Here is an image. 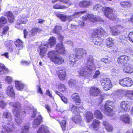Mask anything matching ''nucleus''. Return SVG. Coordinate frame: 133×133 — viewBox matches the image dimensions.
I'll return each mask as SVG.
<instances>
[{
  "label": "nucleus",
  "mask_w": 133,
  "mask_h": 133,
  "mask_svg": "<svg viewBox=\"0 0 133 133\" xmlns=\"http://www.w3.org/2000/svg\"><path fill=\"white\" fill-rule=\"evenodd\" d=\"M4 15L8 17V20L10 23H12L13 22L14 17L13 14L11 12L9 11L5 12L4 14Z\"/></svg>",
  "instance_id": "nucleus-32"
},
{
  "label": "nucleus",
  "mask_w": 133,
  "mask_h": 133,
  "mask_svg": "<svg viewBox=\"0 0 133 133\" xmlns=\"http://www.w3.org/2000/svg\"><path fill=\"white\" fill-rule=\"evenodd\" d=\"M93 9L98 12H100L101 10L104 11L105 16L110 19L114 20L116 18L113 9L109 7L105 6L103 8L100 4H98L93 7Z\"/></svg>",
  "instance_id": "nucleus-3"
},
{
  "label": "nucleus",
  "mask_w": 133,
  "mask_h": 133,
  "mask_svg": "<svg viewBox=\"0 0 133 133\" xmlns=\"http://www.w3.org/2000/svg\"><path fill=\"white\" fill-rule=\"evenodd\" d=\"M21 65L24 66H28L30 63V61H24L21 62Z\"/></svg>",
  "instance_id": "nucleus-59"
},
{
  "label": "nucleus",
  "mask_w": 133,
  "mask_h": 133,
  "mask_svg": "<svg viewBox=\"0 0 133 133\" xmlns=\"http://www.w3.org/2000/svg\"><path fill=\"white\" fill-rule=\"evenodd\" d=\"M118 30L120 32V34L122 32L125 30V28L122 26L120 25H117Z\"/></svg>",
  "instance_id": "nucleus-57"
},
{
  "label": "nucleus",
  "mask_w": 133,
  "mask_h": 133,
  "mask_svg": "<svg viewBox=\"0 0 133 133\" xmlns=\"http://www.w3.org/2000/svg\"><path fill=\"white\" fill-rule=\"evenodd\" d=\"M105 33L104 30L101 27L94 29L91 37L94 44L100 45L101 44L102 40L100 39V37Z\"/></svg>",
  "instance_id": "nucleus-5"
},
{
  "label": "nucleus",
  "mask_w": 133,
  "mask_h": 133,
  "mask_svg": "<svg viewBox=\"0 0 133 133\" xmlns=\"http://www.w3.org/2000/svg\"><path fill=\"white\" fill-rule=\"evenodd\" d=\"M58 1H59L63 3L67 4L69 5H70L72 4V3L69 0H52V3H54Z\"/></svg>",
  "instance_id": "nucleus-44"
},
{
  "label": "nucleus",
  "mask_w": 133,
  "mask_h": 133,
  "mask_svg": "<svg viewBox=\"0 0 133 133\" xmlns=\"http://www.w3.org/2000/svg\"><path fill=\"white\" fill-rule=\"evenodd\" d=\"M132 105V103L130 101H123L120 103V107L122 111L128 112L130 107Z\"/></svg>",
  "instance_id": "nucleus-14"
},
{
  "label": "nucleus",
  "mask_w": 133,
  "mask_h": 133,
  "mask_svg": "<svg viewBox=\"0 0 133 133\" xmlns=\"http://www.w3.org/2000/svg\"><path fill=\"white\" fill-rule=\"evenodd\" d=\"M87 60V64L90 67L84 66L81 68L78 71V76L80 77L87 78L89 77L92 73V69L95 68L92 56H88Z\"/></svg>",
  "instance_id": "nucleus-1"
},
{
  "label": "nucleus",
  "mask_w": 133,
  "mask_h": 133,
  "mask_svg": "<svg viewBox=\"0 0 133 133\" xmlns=\"http://www.w3.org/2000/svg\"><path fill=\"white\" fill-rule=\"evenodd\" d=\"M12 41H8L7 42H6L5 44L7 46L8 48V50L10 51H12Z\"/></svg>",
  "instance_id": "nucleus-43"
},
{
  "label": "nucleus",
  "mask_w": 133,
  "mask_h": 133,
  "mask_svg": "<svg viewBox=\"0 0 133 133\" xmlns=\"http://www.w3.org/2000/svg\"><path fill=\"white\" fill-rule=\"evenodd\" d=\"M29 127L28 125H24L21 128L22 133H28Z\"/></svg>",
  "instance_id": "nucleus-45"
},
{
  "label": "nucleus",
  "mask_w": 133,
  "mask_h": 133,
  "mask_svg": "<svg viewBox=\"0 0 133 133\" xmlns=\"http://www.w3.org/2000/svg\"><path fill=\"white\" fill-rule=\"evenodd\" d=\"M37 133H50L47 127L42 125L38 130Z\"/></svg>",
  "instance_id": "nucleus-30"
},
{
  "label": "nucleus",
  "mask_w": 133,
  "mask_h": 133,
  "mask_svg": "<svg viewBox=\"0 0 133 133\" xmlns=\"http://www.w3.org/2000/svg\"><path fill=\"white\" fill-rule=\"evenodd\" d=\"M6 93L10 97H14L15 96V92L12 85H9L6 88Z\"/></svg>",
  "instance_id": "nucleus-17"
},
{
  "label": "nucleus",
  "mask_w": 133,
  "mask_h": 133,
  "mask_svg": "<svg viewBox=\"0 0 133 133\" xmlns=\"http://www.w3.org/2000/svg\"><path fill=\"white\" fill-rule=\"evenodd\" d=\"M3 130L1 131L2 133H9L14 131L16 128L12 121L9 122L6 125H2Z\"/></svg>",
  "instance_id": "nucleus-10"
},
{
  "label": "nucleus",
  "mask_w": 133,
  "mask_h": 133,
  "mask_svg": "<svg viewBox=\"0 0 133 133\" xmlns=\"http://www.w3.org/2000/svg\"><path fill=\"white\" fill-rule=\"evenodd\" d=\"M128 39L129 41L133 43V32H130L128 36Z\"/></svg>",
  "instance_id": "nucleus-56"
},
{
  "label": "nucleus",
  "mask_w": 133,
  "mask_h": 133,
  "mask_svg": "<svg viewBox=\"0 0 133 133\" xmlns=\"http://www.w3.org/2000/svg\"><path fill=\"white\" fill-rule=\"evenodd\" d=\"M9 104L14 108L13 109L12 112L15 117V120L16 125H20L24 119V116L25 114V111H22L21 110V105L19 102H10Z\"/></svg>",
  "instance_id": "nucleus-2"
},
{
  "label": "nucleus",
  "mask_w": 133,
  "mask_h": 133,
  "mask_svg": "<svg viewBox=\"0 0 133 133\" xmlns=\"http://www.w3.org/2000/svg\"><path fill=\"white\" fill-rule=\"evenodd\" d=\"M121 6L123 8H129L132 6L131 3L130 2L124 1L120 2Z\"/></svg>",
  "instance_id": "nucleus-31"
},
{
  "label": "nucleus",
  "mask_w": 133,
  "mask_h": 133,
  "mask_svg": "<svg viewBox=\"0 0 133 133\" xmlns=\"http://www.w3.org/2000/svg\"><path fill=\"white\" fill-rule=\"evenodd\" d=\"M120 119L122 122L124 123H128L130 122V117L127 114L123 115L120 117Z\"/></svg>",
  "instance_id": "nucleus-26"
},
{
  "label": "nucleus",
  "mask_w": 133,
  "mask_h": 133,
  "mask_svg": "<svg viewBox=\"0 0 133 133\" xmlns=\"http://www.w3.org/2000/svg\"><path fill=\"white\" fill-rule=\"evenodd\" d=\"M128 22L130 23H133V16H132L128 19Z\"/></svg>",
  "instance_id": "nucleus-64"
},
{
  "label": "nucleus",
  "mask_w": 133,
  "mask_h": 133,
  "mask_svg": "<svg viewBox=\"0 0 133 133\" xmlns=\"http://www.w3.org/2000/svg\"><path fill=\"white\" fill-rule=\"evenodd\" d=\"M6 105V103L3 101H0V107L4 108Z\"/></svg>",
  "instance_id": "nucleus-58"
},
{
  "label": "nucleus",
  "mask_w": 133,
  "mask_h": 133,
  "mask_svg": "<svg viewBox=\"0 0 133 133\" xmlns=\"http://www.w3.org/2000/svg\"><path fill=\"white\" fill-rule=\"evenodd\" d=\"M119 84L123 87H130L133 84V82L131 79L126 77L119 80Z\"/></svg>",
  "instance_id": "nucleus-13"
},
{
  "label": "nucleus",
  "mask_w": 133,
  "mask_h": 133,
  "mask_svg": "<svg viewBox=\"0 0 133 133\" xmlns=\"http://www.w3.org/2000/svg\"><path fill=\"white\" fill-rule=\"evenodd\" d=\"M86 12V11H81L79 12H75L72 15L69 16L72 18L71 20L74 18L79 17L81 15Z\"/></svg>",
  "instance_id": "nucleus-33"
},
{
  "label": "nucleus",
  "mask_w": 133,
  "mask_h": 133,
  "mask_svg": "<svg viewBox=\"0 0 133 133\" xmlns=\"http://www.w3.org/2000/svg\"><path fill=\"white\" fill-rule=\"evenodd\" d=\"M66 8L65 6L61 5L58 3L56 4L53 6V8L55 9H63Z\"/></svg>",
  "instance_id": "nucleus-50"
},
{
  "label": "nucleus",
  "mask_w": 133,
  "mask_h": 133,
  "mask_svg": "<svg viewBox=\"0 0 133 133\" xmlns=\"http://www.w3.org/2000/svg\"><path fill=\"white\" fill-rule=\"evenodd\" d=\"M61 28V26L56 25L53 30L54 32L57 34H58L59 30H60Z\"/></svg>",
  "instance_id": "nucleus-53"
},
{
  "label": "nucleus",
  "mask_w": 133,
  "mask_h": 133,
  "mask_svg": "<svg viewBox=\"0 0 133 133\" xmlns=\"http://www.w3.org/2000/svg\"><path fill=\"white\" fill-rule=\"evenodd\" d=\"M69 110L71 111L75 114H77V115L72 118V120L75 123L78 124L80 122L81 120V116L79 114L80 111L79 108L71 103L69 106Z\"/></svg>",
  "instance_id": "nucleus-8"
},
{
  "label": "nucleus",
  "mask_w": 133,
  "mask_h": 133,
  "mask_svg": "<svg viewBox=\"0 0 133 133\" xmlns=\"http://www.w3.org/2000/svg\"><path fill=\"white\" fill-rule=\"evenodd\" d=\"M61 100L65 103H66L68 102V99L67 98L64 96H62L61 97Z\"/></svg>",
  "instance_id": "nucleus-63"
},
{
  "label": "nucleus",
  "mask_w": 133,
  "mask_h": 133,
  "mask_svg": "<svg viewBox=\"0 0 133 133\" xmlns=\"http://www.w3.org/2000/svg\"><path fill=\"white\" fill-rule=\"evenodd\" d=\"M15 45L18 50L22 49L23 48L22 41L19 39L17 40L15 42Z\"/></svg>",
  "instance_id": "nucleus-37"
},
{
  "label": "nucleus",
  "mask_w": 133,
  "mask_h": 133,
  "mask_svg": "<svg viewBox=\"0 0 133 133\" xmlns=\"http://www.w3.org/2000/svg\"><path fill=\"white\" fill-rule=\"evenodd\" d=\"M88 18L91 22H103L104 21L101 17L92 14H87V16H83L82 18H80V20L77 22L78 25L81 27L83 26L84 24L85 20Z\"/></svg>",
  "instance_id": "nucleus-7"
},
{
  "label": "nucleus",
  "mask_w": 133,
  "mask_h": 133,
  "mask_svg": "<svg viewBox=\"0 0 133 133\" xmlns=\"http://www.w3.org/2000/svg\"><path fill=\"white\" fill-rule=\"evenodd\" d=\"M129 58V57L126 55H122L118 58L117 61L119 64L124 63L128 61Z\"/></svg>",
  "instance_id": "nucleus-25"
},
{
  "label": "nucleus",
  "mask_w": 133,
  "mask_h": 133,
  "mask_svg": "<svg viewBox=\"0 0 133 133\" xmlns=\"http://www.w3.org/2000/svg\"><path fill=\"white\" fill-rule=\"evenodd\" d=\"M123 71L126 73H131L133 72V66L130 65H126L123 66Z\"/></svg>",
  "instance_id": "nucleus-22"
},
{
  "label": "nucleus",
  "mask_w": 133,
  "mask_h": 133,
  "mask_svg": "<svg viewBox=\"0 0 133 133\" xmlns=\"http://www.w3.org/2000/svg\"><path fill=\"white\" fill-rule=\"evenodd\" d=\"M56 74L60 80H63L65 79L66 73L64 68H58L56 71Z\"/></svg>",
  "instance_id": "nucleus-15"
},
{
  "label": "nucleus",
  "mask_w": 133,
  "mask_h": 133,
  "mask_svg": "<svg viewBox=\"0 0 133 133\" xmlns=\"http://www.w3.org/2000/svg\"><path fill=\"white\" fill-rule=\"evenodd\" d=\"M106 44L107 46L109 48L113 49V46L114 45V39L109 38L106 39Z\"/></svg>",
  "instance_id": "nucleus-27"
},
{
  "label": "nucleus",
  "mask_w": 133,
  "mask_h": 133,
  "mask_svg": "<svg viewBox=\"0 0 133 133\" xmlns=\"http://www.w3.org/2000/svg\"><path fill=\"white\" fill-rule=\"evenodd\" d=\"M56 42V39L54 37H50L49 40L48 42L46 43L41 44L38 48V51L39 52L40 56L43 57L46 53L47 49L51 48Z\"/></svg>",
  "instance_id": "nucleus-4"
},
{
  "label": "nucleus",
  "mask_w": 133,
  "mask_h": 133,
  "mask_svg": "<svg viewBox=\"0 0 133 133\" xmlns=\"http://www.w3.org/2000/svg\"><path fill=\"white\" fill-rule=\"evenodd\" d=\"M52 61L55 64L59 65L62 64L64 61L62 57L59 56L58 55L55 58L52 59Z\"/></svg>",
  "instance_id": "nucleus-23"
},
{
  "label": "nucleus",
  "mask_w": 133,
  "mask_h": 133,
  "mask_svg": "<svg viewBox=\"0 0 133 133\" xmlns=\"http://www.w3.org/2000/svg\"><path fill=\"white\" fill-rule=\"evenodd\" d=\"M113 101H107L106 102L104 105V109H102V111L105 115L109 116H113V112L112 110L109 106L111 107L113 106Z\"/></svg>",
  "instance_id": "nucleus-9"
},
{
  "label": "nucleus",
  "mask_w": 133,
  "mask_h": 133,
  "mask_svg": "<svg viewBox=\"0 0 133 133\" xmlns=\"http://www.w3.org/2000/svg\"><path fill=\"white\" fill-rule=\"evenodd\" d=\"M100 74V71L99 70H97L95 72V74L93 76L94 78H97Z\"/></svg>",
  "instance_id": "nucleus-60"
},
{
  "label": "nucleus",
  "mask_w": 133,
  "mask_h": 133,
  "mask_svg": "<svg viewBox=\"0 0 133 133\" xmlns=\"http://www.w3.org/2000/svg\"><path fill=\"white\" fill-rule=\"evenodd\" d=\"M42 118L41 115H39L37 118L33 121L32 123V127L34 128H36L42 122Z\"/></svg>",
  "instance_id": "nucleus-18"
},
{
  "label": "nucleus",
  "mask_w": 133,
  "mask_h": 133,
  "mask_svg": "<svg viewBox=\"0 0 133 133\" xmlns=\"http://www.w3.org/2000/svg\"><path fill=\"white\" fill-rule=\"evenodd\" d=\"M103 124L106 129L108 131L110 132L113 130L112 127L107 122L104 121L103 122Z\"/></svg>",
  "instance_id": "nucleus-34"
},
{
  "label": "nucleus",
  "mask_w": 133,
  "mask_h": 133,
  "mask_svg": "<svg viewBox=\"0 0 133 133\" xmlns=\"http://www.w3.org/2000/svg\"><path fill=\"white\" fill-rule=\"evenodd\" d=\"M15 86L18 90H21L24 87L25 85L20 82L16 81L15 82Z\"/></svg>",
  "instance_id": "nucleus-35"
},
{
  "label": "nucleus",
  "mask_w": 133,
  "mask_h": 133,
  "mask_svg": "<svg viewBox=\"0 0 133 133\" xmlns=\"http://www.w3.org/2000/svg\"><path fill=\"white\" fill-rule=\"evenodd\" d=\"M26 111L28 114H30L32 113L31 117L32 118H34L36 116V114H37L38 115H40L39 113L38 112L37 113V110L35 109H33L28 110Z\"/></svg>",
  "instance_id": "nucleus-39"
},
{
  "label": "nucleus",
  "mask_w": 133,
  "mask_h": 133,
  "mask_svg": "<svg viewBox=\"0 0 133 133\" xmlns=\"http://www.w3.org/2000/svg\"><path fill=\"white\" fill-rule=\"evenodd\" d=\"M85 116L87 122L88 123L90 122L93 117V115L92 113L90 112H87Z\"/></svg>",
  "instance_id": "nucleus-40"
},
{
  "label": "nucleus",
  "mask_w": 133,
  "mask_h": 133,
  "mask_svg": "<svg viewBox=\"0 0 133 133\" xmlns=\"http://www.w3.org/2000/svg\"><path fill=\"white\" fill-rule=\"evenodd\" d=\"M38 31H40L41 30L38 29L36 27H34L31 31V32L32 35H34L36 34Z\"/></svg>",
  "instance_id": "nucleus-54"
},
{
  "label": "nucleus",
  "mask_w": 133,
  "mask_h": 133,
  "mask_svg": "<svg viewBox=\"0 0 133 133\" xmlns=\"http://www.w3.org/2000/svg\"><path fill=\"white\" fill-rule=\"evenodd\" d=\"M101 61L104 62L105 63L109 64L112 61L111 58L109 57L102 58L101 59Z\"/></svg>",
  "instance_id": "nucleus-46"
},
{
  "label": "nucleus",
  "mask_w": 133,
  "mask_h": 133,
  "mask_svg": "<svg viewBox=\"0 0 133 133\" xmlns=\"http://www.w3.org/2000/svg\"><path fill=\"white\" fill-rule=\"evenodd\" d=\"M75 54L80 59L81 58L83 55L86 54V51L82 48H76L74 50Z\"/></svg>",
  "instance_id": "nucleus-16"
},
{
  "label": "nucleus",
  "mask_w": 133,
  "mask_h": 133,
  "mask_svg": "<svg viewBox=\"0 0 133 133\" xmlns=\"http://www.w3.org/2000/svg\"><path fill=\"white\" fill-rule=\"evenodd\" d=\"M3 117L5 118L9 122L12 121V115L9 112L5 111L3 114Z\"/></svg>",
  "instance_id": "nucleus-24"
},
{
  "label": "nucleus",
  "mask_w": 133,
  "mask_h": 133,
  "mask_svg": "<svg viewBox=\"0 0 133 133\" xmlns=\"http://www.w3.org/2000/svg\"><path fill=\"white\" fill-rule=\"evenodd\" d=\"M56 51H49L48 53V56L50 60L52 61V59L55 57L59 53L64 54L65 52L64 47L62 42L57 44L56 47Z\"/></svg>",
  "instance_id": "nucleus-6"
},
{
  "label": "nucleus",
  "mask_w": 133,
  "mask_h": 133,
  "mask_svg": "<svg viewBox=\"0 0 133 133\" xmlns=\"http://www.w3.org/2000/svg\"><path fill=\"white\" fill-rule=\"evenodd\" d=\"M28 16L26 14H21L18 17L16 24L15 27L17 29H20L19 25L21 24H25L28 22L27 18Z\"/></svg>",
  "instance_id": "nucleus-12"
},
{
  "label": "nucleus",
  "mask_w": 133,
  "mask_h": 133,
  "mask_svg": "<svg viewBox=\"0 0 133 133\" xmlns=\"http://www.w3.org/2000/svg\"><path fill=\"white\" fill-rule=\"evenodd\" d=\"M56 16L63 21H65L66 20H68L69 21H71L72 19L71 17H69V16H67L59 14H57Z\"/></svg>",
  "instance_id": "nucleus-28"
},
{
  "label": "nucleus",
  "mask_w": 133,
  "mask_h": 133,
  "mask_svg": "<svg viewBox=\"0 0 133 133\" xmlns=\"http://www.w3.org/2000/svg\"><path fill=\"white\" fill-rule=\"evenodd\" d=\"M69 64L71 66H72L75 64V62L80 59L76 55L74 54L70 55L69 56Z\"/></svg>",
  "instance_id": "nucleus-20"
},
{
  "label": "nucleus",
  "mask_w": 133,
  "mask_h": 133,
  "mask_svg": "<svg viewBox=\"0 0 133 133\" xmlns=\"http://www.w3.org/2000/svg\"><path fill=\"white\" fill-rule=\"evenodd\" d=\"M126 97L131 100H133V91H127L125 94Z\"/></svg>",
  "instance_id": "nucleus-36"
},
{
  "label": "nucleus",
  "mask_w": 133,
  "mask_h": 133,
  "mask_svg": "<svg viewBox=\"0 0 133 133\" xmlns=\"http://www.w3.org/2000/svg\"><path fill=\"white\" fill-rule=\"evenodd\" d=\"M94 116L96 118L99 119H101L103 117V115L101 112L98 110L95 111L94 114Z\"/></svg>",
  "instance_id": "nucleus-41"
},
{
  "label": "nucleus",
  "mask_w": 133,
  "mask_h": 133,
  "mask_svg": "<svg viewBox=\"0 0 133 133\" xmlns=\"http://www.w3.org/2000/svg\"><path fill=\"white\" fill-rule=\"evenodd\" d=\"M92 4V2L91 1L89 0H83L79 3V5L80 6L86 7H88Z\"/></svg>",
  "instance_id": "nucleus-29"
},
{
  "label": "nucleus",
  "mask_w": 133,
  "mask_h": 133,
  "mask_svg": "<svg viewBox=\"0 0 133 133\" xmlns=\"http://www.w3.org/2000/svg\"><path fill=\"white\" fill-rule=\"evenodd\" d=\"M46 95L49 96V97L51 98L54 99L52 95V93L50 92L49 90H47L46 92Z\"/></svg>",
  "instance_id": "nucleus-61"
},
{
  "label": "nucleus",
  "mask_w": 133,
  "mask_h": 133,
  "mask_svg": "<svg viewBox=\"0 0 133 133\" xmlns=\"http://www.w3.org/2000/svg\"><path fill=\"white\" fill-rule=\"evenodd\" d=\"M5 81L7 83L10 84L12 82V79L11 77L7 76L5 78Z\"/></svg>",
  "instance_id": "nucleus-55"
},
{
  "label": "nucleus",
  "mask_w": 133,
  "mask_h": 133,
  "mask_svg": "<svg viewBox=\"0 0 133 133\" xmlns=\"http://www.w3.org/2000/svg\"><path fill=\"white\" fill-rule=\"evenodd\" d=\"M100 82L103 88L105 90H108L112 87V85L111 81L108 78H102Z\"/></svg>",
  "instance_id": "nucleus-11"
},
{
  "label": "nucleus",
  "mask_w": 133,
  "mask_h": 133,
  "mask_svg": "<svg viewBox=\"0 0 133 133\" xmlns=\"http://www.w3.org/2000/svg\"><path fill=\"white\" fill-rule=\"evenodd\" d=\"M101 91L99 89L96 87H94L90 88V93L92 96H96L100 94Z\"/></svg>",
  "instance_id": "nucleus-19"
},
{
  "label": "nucleus",
  "mask_w": 133,
  "mask_h": 133,
  "mask_svg": "<svg viewBox=\"0 0 133 133\" xmlns=\"http://www.w3.org/2000/svg\"><path fill=\"white\" fill-rule=\"evenodd\" d=\"M7 19L4 17H2L0 18V29L2 28L4 24H5L7 22Z\"/></svg>",
  "instance_id": "nucleus-42"
},
{
  "label": "nucleus",
  "mask_w": 133,
  "mask_h": 133,
  "mask_svg": "<svg viewBox=\"0 0 133 133\" xmlns=\"http://www.w3.org/2000/svg\"><path fill=\"white\" fill-rule=\"evenodd\" d=\"M58 122L60 124L63 130L64 131L65 130L66 127V121L64 120H63L61 122L59 121H58Z\"/></svg>",
  "instance_id": "nucleus-49"
},
{
  "label": "nucleus",
  "mask_w": 133,
  "mask_h": 133,
  "mask_svg": "<svg viewBox=\"0 0 133 133\" xmlns=\"http://www.w3.org/2000/svg\"><path fill=\"white\" fill-rule=\"evenodd\" d=\"M9 29V27L8 26H5L3 29V31L2 32V34H5L8 31Z\"/></svg>",
  "instance_id": "nucleus-62"
},
{
  "label": "nucleus",
  "mask_w": 133,
  "mask_h": 133,
  "mask_svg": "<svg viewBox=\"0 0 133 133\" xmlns=\"http://www.w3.org/2000/svg\"><path fill=\"white\" fill-rule=\"evenodd\" d=\"M72 99L74 101L77 105H79L81 103V100L79 94L77 93L72 94L71 96Z\"/></svg>",
  "instance_id": "nucleus-21"
},
{
  "label": "nucleus",
  "mask_w": 133,
  "mask_h": 133,
  "mask_svg": "<svg viewBox=\"0 0 133 133\" xmlns=\"http://www.w3.org/2000/svg\"><path fill=\"white\" fill-rule=\"evenodd\" d=\"M5 71H6L7 72L9 71L8 69L5 68V66L3 64L0 63V72L4 73Z\"/></svg>",
  "instance_id": "nucleus-48"
},
{
  "label": "nucleus",
  "mask_w": 133,
  "mask_h": 133,
  "mask_svg": "<svg viewBox=\"0 0 133 133\" xmlns=\"http://www.w3.org/2000/svg\"><path fill=\"white\" fill-rule=\"evenodd\" d=\"M59 89L60 91L62 92H65L67 90V89L65 85L64 84H61L59 85Z\"/></svg>",
  "instance_id": "nucleus-47"
},
{
  "label": "nucleus",
  "mask_w": 133,
  "mask_h": 133,
  "mask_svg": "<svg viewBox=\"0 0 133 133\" xmlns=\"http://www.w3.org/2000/svg\"><path fill=\"white\" fill-rule=\"evenodd\" d=\"M100 122L98 120L94 119L93 120V123L92 124V125L95 128L97 127L99 124Z\"/></svg>",
  "instance_id": "nucleus-52"
},
{
  "label": "nucleus",
  "mask_w": 133,
  "mask_h": 133,
  "mask_svg": "<svg viewBox=\"0 0 133 133\" xmlns=\"http://www.w3.org/2000/svg\"><path fill=\"white\" fill-rule=\"evenodd\" d=\"M76 83V82L73 79H71L68 81V85L69 87H71L74 86Z\"/></svg>",
  "instance_id": "nucleus-51"
},
{
  "label": "nucleus",
  "mask_w": 133,
  "mask_h": 133,
  "mask_svg": "<svg viewBox=\"0 0 133 133\" xmlns=\"http://www.w3.org/2000/svg\"><path fill=\"white\" fill-rule=\"evenodd\" d=\"M111 34L113 35L116 36L120 34V32L118 30L117 26L113 27L110 31Z\"/></svg>",
  "instance_id": "nucleus-38"
}]
</instances>
